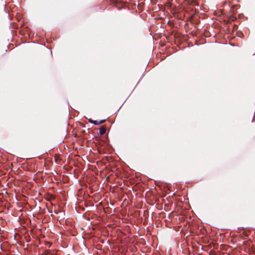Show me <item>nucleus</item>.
<instances>
[{"mask_svg":"<svg viewBox=\"0 0 255 255\" xmlns=\"http://www.w3.org/2000/svg\"><path fill=\"white\" fill-rule=\"evenodd\" d=\"M89 122L90 123H92V124H94V120H93L91 119H89Z\"/></svg>","mask_w":255,"mask_h":255,"instance_id":"obj_3","label":"nucleus"},{"mask_svg":"<svg viewBox=\"0 0 255 255\" xmlns=\"http://www.w3.org/2000/svg\"><path fill=\"white\" fill-rule=\"evenodd\" d=\"M105 121H106V120H100V121L95 120L94 122V124L95 125H100L104 123V122H105Z\"/></svg>","mask_w":255,"mask_h":255,"instance_id":"obj_2","label":"nucleus"},{"mask_svg":"<svg viewBox=\"0 0 255 255\" xmlns=\"http://www.w3.org/2000/svg\"><path fill=\"white\" fill-rule=\"evenodd\" d=\"M106 131V127L104 126H102L99 129V134L100 135H103L105 133Z\"/></svg>","mask_w":255,"mask_h":255,"instance_id":"obj_1","label":"nucleus"}]
</instances>
